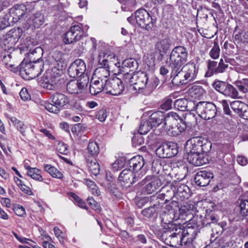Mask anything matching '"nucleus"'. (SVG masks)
Instances as JSON below:
<instances>
[{
	"mask_svg": "<svg viewBox=\"0 0 248 248\" xmlns=\"http://www.w3.org/2000/svg\"><path fill=\"white\" fill-rule=\"evenodd\" d=\"M124 79L126 82L133 86L135 90L144 94L151 92L158 84V80L155 77L142 72L127 73Z\"/></svg>",
	"mask_w": 248,
	"mask_h": 248,
	"instance_id": "1",
	"label": "nucleus"
},
{
	"mask_svg": "<svg viewBox=\"0 0 248 248\" xmlns=\"http://www.w3.org/2000/svg\"><path fill=\"white\" fill-rule=\"evenodd\" d=\"M31 32L29 30L24 32V29L18 27L16 29L14 28L8 31L4 36L3 44L5 49L13 48L19 39L23 35L21 39L20 50L21 53L27 51L31 45Z\"/></svg>",
	"mask_w": 248,
	"mask_h": 248,
	"instance_id": "2",
	"label": "nucleus"
},
{
	"mask_svg": "<svg viewBox=\"0 0 248 248\" xmlns=\"http://www.w3.org/2000/svg\"><path fill=\"white\" fill-rule=\"evenodd\" d=\"M14 23L21 20L24 32L31 27V2L26 1L20 4H15L9 10L8 14Z\"/></svg>",
	"mask_w": 248,
	"mask_h": 248,
	"instance_id": "3",
	"label": "nucleus"
},
{
	"mask_svg": "<svg viewBox=\"0 0 248 248\" xmlns=\"http://www.w3.org/2000/svg\"><path fill=\"white\" fill-rule=\"evenodd\" d=\"M198 72V69L194 63H187L176 72L170 73L171 82L176 86L187 84L196 79Z\"/></svg>",
	"mask_w": 248,
	"mask_h": 248,
	"instance_id": "4",
	"label": "nucleus"
},
{
	"mask_svg": "<svg viewBox=\"0 0 248 248\" xmlns=\"http://www.w3.org/2000/svg\"><path fill=\"white\" fill-rule=\"evenodd\" d=\"M186 124L175 112H170L166 114L164 123V130L171 136H176L185 131Z\"/></svg>",
	"mask_w": 248,
	"mask_h": 248,
	"instance_id": "5",
	"label": "nucleus"
},
{
	"mask_svg": "<svg viewBox=\"0 0 248 248\" xmlns=\"http://www.w3.org/2000/svg\"><path fill=\"white\" fill-rule=\"evenodd\" d=\"M188 51L183 46L175 47L171 51L169 61L167 62L171 69V73L176 72L187 62Z\"/></svg>",
	"mask_w": 248,
	"mask_h": 248,
	"instance_id": "6",
	"label": "nucleus"
},
{
	"mask_svg": "<svg viewBox=\"0 0 248 248\" xmlns=\"http://www.w3.org/2000/svg\"><path fill=\"white\" fill-rule=\"evenodd\" d=\"M50 99L52 103H45L44 106L47 110L54 113H58L60 109L69 103L70 101L66 95L60 93L53 94L50 97Z\"/></svg>",
	"mask_w": 248,
	"mask_h": 248,
	"instance_id": "7",
	"label": "nucleus"
},
{
	"mask_svg": "<svg viewBox=\"0 0 248 248\" xmlns=\"http://www.w3.org/2000/svg\"><path fill=\"white\" fill-rule=\"evenodd\" d=\"M211 148V143L202 137H195L186 142V151H192L201 153H207Z\"/></svg>",
	"mask_w": 248,
	"mask_h": 248,
	"instance_id": "8",
	"label": "nucleus"
},
{
	"mask_svg": "<svg viewBox=\"0 0 248 248\" xmlns=\"http://www.w3.org/2000/svg\"><path fill=\"white\" fill-rule=\"evenodd\" d=\"M194 108L198 115L204 120L214 118L217 113L216 106L210 102H200L195 106Z\"/></svg>",
	"mask_w": 248,
	"mask_h": 248,
	"instance_id": "9",
	"label": "nucleus"
},
{
	"mask_svg": "<svg viewBox=\"0 0 248 248\" xmlns=\"http://www.w3.org/2000/svg\"><path fill=\"white\" fill-rule=\"evenodd\" d=\"M62 73V69L56 67H53L50 72L46 73L43 78L41 85L47 90H54L58 87L59 77Z\"/></svg>",
	"mask_w": 248,
	"mask_h": 248,
	"instance_id": "10",
	"label": "nucleus"
},
{
	"mask_svg": "<svg viewBox=\"0 0 248 248\" xmlns=\"http://www.w3.org/2000/svg\"><path fill=\"white\" fill-rule=\"evenodd\" d=\"M144 175L145 172L143 171H140V173H134L129 169H124L119 175L118 180L122 186H129Z\"/></svg>",
	"mask_w": 248,
	"mask_h": 248,
	"instance_id": "11",
	"label": "nucleus"
},
{
	"mask_svg": "<svg viewBox=\"0 0 248 248\" xmlns=\"http://www.w3.org/2000/svg\"><path fill=\"white\" fill-rule=\"evenodd\" d=\"M161 180L157 178L147 176L139 183V186L142 187V191L144 194L154 193L162 185Z\"/></svg>",
	"mask_w": 248,
	"mask_h": 248,
	"instance_id": "12",
	"label": "nucleus"
},
{
	"mask_svg": "<svg viewBox=\"0 0 248 248\" xmlns=\"http://www.w3.org/2000/svg\"><path fill=\"white\" fill-rule=\"evenodd\" d=\"M134 18L141 28L149 30L153 27L154 21L149 13L144 9H140L135 13Z\"/></svg>",
	"mask_w": 248,
	"mask_h": 248,
	"instance_id": "13",
	"label": "nucleus"
},
{
	"mask_svg": "<svg viewBox=\"0 0 248 248\" xmlns=\"http://www.w3.org/2000/svg\"><path fill=\"white\" fill-rule=\"evenodd\" d=\"M89 81L87 75L83 76L78 79L71 80L67 83V90L70 93H81L86 89Z\"/></svg>",
	"mask_w": 248,
	"mask_h": 248,
	"instance_id": "14",
	"label": "nucleus"
},
{
	"mask_svg": "<svg viewBox=\"0 0 248 248\" xmlns=\"http://www.w3.org/2000/svg\"><path fill=\"white\" fill-rule=\"evenodd\" d=\"M124 89L122 80L114 76L109 78L105 84V92L113 95H119L122 93Z\"/></svg>",
	"mask_w": 248,
	"mask_h": 248,
	"instance_id": "15",
	"label": "nucleus"
},
{
	"mask_svg": "<svg viewBox=\"0 0 248 248\" xmlns=\"http://www.w3.org/2000/svg\"><path fill=\"white\" fill-rule=\"evenodd\" d=\"M213 88L220 93L235 98L238 96L237 90L232 85L220 80H216L212 84Z\"/></svg>",
	"mask_w": 248,
	"mask_h": 248,
	"instance_id": "16",
	"label": "nucleus"
},
{
	"mask_svg": "<svg viewBox=\"0 0 248 248\" xmlns=\"http://www.w3.org/2000/svg\"><path fill=\"white\" fill-rule=\"evenodd\" d=\"M178 153L177 144L174 142L164 143L156 150V155L160 158H170Z\"/></svg>",
	"mask_w": 248,
	"mask_h": 248,
	"instance_id": "17",
	"label": "nucleus"
},
{
	"mask_svg": "<svg viewBox=\"0 0 248 248\" xmlns=\"http://www.w3.org/2000/svg\"><path fill=\"white\" fill-rule=\"evenodd\" d=\"M24 53H25V57L19 64V73L24 79L30 80L31 79V59L30 57V54L31 53V48H29V50L25 51Z\"/></svg>",
	"mask_w": 248,
	"mask_h": 248,
	"instance_id": "18",
	"label": "nucleus"
},
{
	"mask_svg": "<svg viewBox=\"0 0 248 248\" xmlns=\"http://www.w3.org/2000/svg\"><path fill=\"white\" fill-rule=\"evenodd\" d=\"M86 69L84 62L81 59H77L73 62L69 67L68 74L69 76L73 78L79 76L86 75L84 74Z\"/></svg>",
	"mask_w": 248,
	"mask_h": 248,
	"instance_id": "19",
	"label": "nucleus"
},
{
	"mask_svg": "<svg viewBox=\"0 0 248 248\" xmlns=\"http://www.w3.org/2000/svg\"><path fill=\"white\" fill-rule=\"evenodd\" d=\"M82 25H73L64 34L63 41L65 44H69L79 40L82 36Z\"/></svg>",
	"mask_w": 248,
	"mask_h": 248,
	"instance_id": "20",
	"label": "nucleus"
},
{
	"mask_svg": "<svg viewBox=\"0 0 248 248\" xmlns=\"http://www.w3.org/2000/svg\"><path fill=\"white\" fill-rule=\"evenodd\" d=\"M115 55L106 48H102L100 49L98 55V61L100 66L107 67L109 69L110 64H113V61H115Z\"/></svg>",
	"mask_w": 248,
	"mask_h": 248,
	"instance_id": "21",
	"label": "nucleus"
},
{
	"mask_svg": "<svg viewBox=\"0 0 248 248\" xmlns=\"http://www.w3.org/2000/svg\"><path fill=\"white\" fill-rule=\"evenodd\" d=\"M187 152V154L185 155L184 158L186 159L190 164L196 166H202L206 164L207 159L204 158L203 153L194 152L192 150Z\"/></svg>",
	"mask_w": 248,
	"mask_h": 248,
	"instance_id": "22",
	"label": "nucleus"
},
{
	"mask_svg": "<svg viewBox=\"0 0 248 248\" xmlns=\"http://www.w3.org/2000/svg\"><path fill=\"white\" fill-rule=\"evenodd\" d=\"M214 177L213 174L210 171L202 170L198 172L195 176V183L200 186H207Z\"/></svg>",
	"mask_w": 248,
	"mask_h": 248,
	"instance_id": "23",
	"label": "nucleus"
},
{
	"mask_svg": "<svg viewBox=\"0 0 248 248\" xmlns=\"http://www.w3.org/2000/svg\"><path fill=\"white\" fill-rule=\"evenodd\" d=\"M231 108L244 119H248V106L240 101H234L231 103Z\"/></svg>",
	"mask_w": 248,
	"mask_h": 248,
	"instance_id": "24",
	"label": "nucleus"
},
{
	"mask_svg": "<svg viewBox=\"0 0 248 248\" xmlns=\"http://www.w3.org/2000/svg\"><path fill=\"white\" fill-rule=\"evenodd\" d=\"M194 231L192 229H181L180 242L182 243L181 246L185 248H190L192 245L193 240Z\"/></svg>",
	"mask_w": 248,
	"mask_h": 248,
	"instance_id": "25",
	"label": "nucleus"
},
{
	"mask_svg": "<svg viewBox=\"0 0 248 248\" xmlns=\"http://www.w3.org/2000/svg\"><path fill=\"white\" fill-rule=\"evenodd\" d=\"M38 53L39 54V58L37 60L32 61V63L35 65H32V69L35 72L34 77H38L43 71V62L41 58L43 55V49L40 47H37L32 51V55L34 53Z\"/></svg>",
	"mask_w": 248,
	"mask_h": 248,
	"instance_id": "26",
	"label": "nucleus"
},
{
	"mask_svg": "<svg viewBox=\"0 0 248 248\" xmlns=\"http://www.w3.org/2000/svg\"><path fill=\"white\" fill-rule=\"evenodd\" d=\"M128 164L130 168H132V171L135 173H140V171H145L142 170L144 162L142 156L136 155L131 158L128 161Z\"/></svg>",
	"mask_w": 248,
	"mask_h": 248,
	"instance_id": "27",
	"label": "nucleus"
},
{
	"mask_svg": "<svg viewBox=\"0 0 248 248\" xmlns=\"http://www.w3.org/2000/svg\"><path fill=\"white\" fill-rule=\"evenodd\" d=\"M110 71V70L108 68L101 66L96 69L93 78L106 83L109 79L108 78L109 76Z\"/></svg>",
	"mask_w": 248,
	"mask_h": 248,
	"instance_id": "28",
	"label": "nucleus"
},
{
	"mask_svg": "<svg viewBox=\"0 0 248 248\" xmlns=\"http://www.w3.org/2000/svg\"><path fill=\"white\" fill-rule=\"evenodd\" d=\"M166 118V115H164L162 111H158L153 113L148 120L154 127H156L159 126L163 122L164 126Z\"/></svg>",
	"mask_w": 248,
	"mask_h": 248,
	"instance_id": "29",
	"label": "nucleus"
},
{
	"mask_svg": "<svg viewBox=\"0 0 248 248\" xmlns=\"http://www.w3.org/2000/svg\"><path fill=\"white\" fill-rule=\"evenodd\" d=\"M104 82L94 78L93 77L90 85V92L92 95H96L102 91H105Z\"/></svg>",
	"mask_w": 248,
	"mask_h": 248,
	"instance_id": "30",
	"label": "nucleus"
},
{
	"mask_svg": "<svg viewBox=\"0 0 248 248\" xmlns=\"http://www.w3.org/2000/svg\"><path fill=\"white\" fill-rule=\"evenodd\" d=\"M234 39L235 44L240 46L245 45L248 43V32L238 29L237 28L234 30Z\"/></svg>",
	"mask_w": 248,
	"mask_h": 248,
	"instance_id": "31",
	"label": "nucleus"
},
{
	"mask_svg": "<svg viewBox=\"0 0 248 248\" xmlns=\"http://www.w3.org/2000/svg\"><path fill=\"white\" fill-rule=\"evenodd\" d=\"M85 158L87 165L91 172L96 176L100 171V166L95 158H90L89 155H86Z\"/></svg>",
	"mask_w": 248,
	"mask_h": 248,
	"instance_id": "32",
	"label": "nucleus"
},
{
	"mask_svg": "<svg viewBox=\"0 0 248 248\" xmlns=\"http://www.w3.org/2000/svg\"><path fill=\"white\" fill-rule=\"evenodd\" d=\"M192 105H194V103L185 98L177 99L174 103L175 108L182 111L191 110L189 106Z\"/></svg>",
	"mask_w": 248,
	"mask_h": 248,
	"instance_id": "33",
	"label": "nucleus"
},
{
	"mask_svg": "<svg viewBox=\"0 0 248 248\" xmlns=\"http://www.w3.org/2000/svg\"><path fill=\"white\" fill-rule=\"evenodd\" d=\"M170 41L168 38L159 39L155 44V47L160 53H166L170 46Z\"/></svg>",
	"mask_w": 248,
	"mask_h": 248,
	"instance_id": "34",
	"label": "nucleus"
},
{
	"mask_svg": "<svg viewBox=\"0 0 248 248\" xmlns=\"http://www.w3.org/2000/svg\"><path fill=\"white\" fill-rule=\"evenodd\" d=\"M188 191V187L183 184L177 187L176 190L174 192V194L176 198L182 201L189 197Z\"/></svg>",
	"mask_w": 248,
	"mask_h": 248,
	"instance_id": "35",
	"label": "nucleus"
},
{
	"mask_svg": "<svg viewBox=\"0 0 248 248\" xmlns=\"http://www.w3.org/2000/svg\"><path fill=\"white\" fill-rule=\"evenodd\" d=\"M181 229L179 228L175 229V232L171 234L170 243L171 246L174 247L179 248L182 245L180 242Z\"/></svg>",
	"mask_w": 248,
	"mask_h": 248,
	"instance_id": "36",
	"label": "nucleus"
},
{
	"mask_svg": "<svg viewBox=\"0 0 248 248\" xmlns=\"http://www.w3.org/2000/svg\"><path fill=\"white\" fill-rule=\"evenodd\" d=\"M194 205L192 202H187L181 205L179 209L180 214L182 216H187L188 215H192V212L193 211Z\"/></svg>",
	"mask_w": 248,
	"mask_h": 248,
	"instance_id": "37",
	"label": "nucleus"
},
{
	"mask_svg": "<svg viewBox=\"0 0 248 248\" xmlns=\"http://www.w3.org/2000/svg\"><path fill=\"white\" fill-rule=\"evenodd\" d=\"M88 153L90 158H95L99 153V148L97 143L95 141H91L89 143L87 147Z\"/></svg>",
	"mask_w": 248,
	"mask_h": 248,
	"instance_id": "38",
	"label": "nucleus"
},
{
	"mask_svg": "<svg viewBox=\"0 0 248 248\" xmlns=\"http://www.w3.org/2000/svg\"><path fill=\"white\" fill-rule=\"evenodd\" d=\"M45 171L48 172L52 177L58 179H61L63 175L57 168L50 164H46L44 166Z\"/></svg>",
	"mask_w": 248,
	"mask_h": 248,
	"instance_id": "39",
	"label": "nucleus"
},
{
	"mask_svg": "<svg viewBox=\"0 0 248 248\" xmlns=\"http://www.w3.org/2000/svg\"><path fill=\"white\" fill-rule=\"evenodd\" d=\"M44 21V16L40 12L34 14L32 19V22L35 28H39L43 24Z\"/></svg>",
	"mask_w": 248,
	"mask_h": 248,
	"instance_id": "40",
	"label": "nucleus"
},
{
	"mask_svg": "<svg viewBox=\"0 0 248 248\" xmlns=\"http://www.w3.org/2000/svg\"><path fill=\"white\" fill-rule=\"evenodd\" d=\"M154 126L149 122V120L147 121H142L140 124L139 128V133L140 135L146 134Z\"/></svg>",
	"mask_w": 248,
	"mask_h": 248,
	"instance_id": "41",
	"label": "nucleus"
},
{
	"mask_svg": "<svg viewBox=\"0 0 248 248\" xmlns=\"http://www.w3.org/2000/svg\"><path fill=\"white\" fill-rule=\"evenodd\" d=\"M15 23L11 19V17L7 14L5 15L2 18H0V30H3L6 27L12 26Z\"/></svg>",
	"mask_w": 248,
	"mask_h": 248,
	"instance_id": "42",
	"label": "nucleus"
},
{
	"mask_svg": "<svg viewBox=\"0 0 248 248\" xmlns=\"http://www.w3.org/2000/svg\"><path fill=\"white\" fill-rule=\"evenodd\" d=\"M123 3L122 9L124 11L132 10L136 4V0H118Z\"/></svg>",
	"mask_w": 248,
	"mask_h": 248,
	"instance_id": "43",
	"label": "nucleus"
},
{
	"mask_svg": "<svg viewBox=\"0 0 248 248\" xmlns=\"http://www.w3.org/2000/svg\"><path fill=\"white\" fill-rule=\"evenodd\" d=\"M85 183L87 186L90 189L92 193L95 196L100 195V192L98 189L97 186L95 183L89 179H85Z\"/></svg>",
	"mask_w": 248,
	"mask_h": 248,
	"instance_id": "44",
	"label": "nucleus"
},
{
	"mask_svg": "<svg viewBox=\"0 0 248 248\" xmlns=\"http://www.w3.org/2000/svg\"><path fill=\"white\" fill-rule=\"evenodd\" d=\"M122 65L124 67L132 68L131 71H134L137 68L138 63L135 59L129 58L124 60L122 62Z\"/></svg>",
	"mask_w": 248,
	"mask_h": 248,
	"instance_id": "45",
	"label": "nucleus"
},
{
	"mask_svg": "<svg viewBox=\"0 0 248 248\" xmlns=\"http://www.w3.org/2000/svg\"><path fill=\"white\" fill-rule=\"evenodd\" d=\"M237 87L243 93L248 92V78H244L237 82Z\"/></svg>",
	"mask_w": 248,
	"mask_h": 248,
	"instance_id": "46",
	"label": "nucleus"
},
{
	"mask_svg": "<svg viewBox=\"0 0 248 248\" xmlns=\"http://www.w3.org/2000/svg\"><path fill=\"white\" fill-rule=\"evenodd\" d=\"M217 68V62L214 61H209L208 62V70L206 73L208 76L210 77L214 73L216 74V69Z\"/></svg>",
	"mask_w": 248,
	"mask_h": 248,
	"instance_id": "47",
	"label": "nucleus"
},
{
	"mask_svg": "<svg viewBox=\"0 0 248 248\" xmlns=\"http://www.w3.org/2000/svg\"><path fill=\"white\" fill-rule=\"evenodd\" d=\"M220 54L219 46L217 43H215L213 47L209 52L210 56L213 59H217Z\"/></svg>",
	"mask_w": 248,
	"mask_h": 248,
	"instance_id": "48",
	"label": "nucleus"
},
{
	"mask_svg": "<svg viewBox=\"0 0 248 248\" xmlns=\"http://www.w3.org/2000/svg\"><path fill=\"white\" fill-rule=\"evenodd\" d=\"M140 133L139 134L135 135L132 139V145L135 147H137L140 145H142L144 143V140L143 137Z\"/></svg>",
	"mask_w": 248,
	"mask_h": 248,
	"instance_id": "49",
	"label": "nucleus"
},
{
	"mask_svg": "<svg viewBox=\"0 0 248 248\" xmlns=\"http://www.w3.org/2000/svg\"><path fill=\"white\" fill-rule=\"evenodd\" d=\"M70 197L72 198L73 200L77 203V205L81 208H85L86 203L76 194L70 192L69 193Z\"/></svg>",
	"mask_w": 248,
	"mask_h": 248,
	"instance_id": "50",
	"label": "nucleus"
},
{
	"mask_svg": "<svg viewBox=\"0 0 248 248\" xmlns=\"http://www.w3.org/2000/svg\"><path fill=\"white\" fill-rule=\"evenodd\" d=\"M53 231L55 236L59 240L61 244H64V233L58 227H55L53 228Z\"/></svg>",
	"mask_w": 248,
	"mask_h": 248,
	"instance_id": "51",
	"label": "nucleus"
},
{
	"mask_svg": "<svg viewBox=\"0 0 248 248\" xmlns=\"http://www.w3.org/2000/svg\"><path fill=\"white\" fill-rule=\"evenodd\" d=\"M191 92L196 95L195 97H199L203 94L204 91L202 87L194 85L191 88Z\"/></svg>",
	"mask_w": 248,
	"mask_h": 248,
	"instance_id": "52",
	"label": "nucleus"
},
{
	"mask_svg": "<svg viewBox=\"0 0 248 248\" xmlns=\"http://www.w3.org/2000/svg\"><path fill=\"white\" fill-rule=\"evenodd\" d=\"M228 67V64L225 63L222 59H220L216 69V74L224 72Z\"/></svg>",
	"mask_w": 248,
	"mask_h": 248,
	"instance_id": "53",
	"label": "nucleus"
},
{
	"mask_svg": "<svg viewBox=\"0 0 248 248\" xmlns=\"http://www.w3.org/2000/svg\"><path fill=\"white\" fill-rule=\"evenodd\" d=\"M21 99L25 101L30 100L31 98V95L28 92V90L26 88H23L19 93Z\"/></svg>",
	"mask_w": 248,
	"mask_h": 248,
	"instance_id": "54",
	"label": "nucleus"
},
{
	"mask_svg": "<svg viewBox=\"0 0 248 248\" xmlns=\"http://www.w3.org/2000/svg\"><path fill=\"white\" fill-rule=\"evenodd\" d=\"M38 230L40 232V236L39 237L44 241L43 242L48 243L52 241L51 237L42 228H39Z\"/></svg>",
	"mask_w": 248,
	"mask_h": 248,
	"instance_id": "55",
	"label": "nucleus"
},
{
	"mask_svg": "<svg viewBox=\"0 0 248 248\" xmlns=\"http://www.w3.org/2000/svg\"><path fill=\"white\" fill-rule=\"evenodd\" d=\"M32 179L39 181H42V176L39 170L36 168H32Z\"/></svg>",
	"mask_w": 248,
	"mask_h": 248,
	"instance_id": "56",
	"label": "nucleus"
},
{
	"mask_svg": "<svg viewBox=\"0 0 248 248\" xmlns=\"http://www.w3.org/2000/svg\"><path fill=\"white\" fill-rule=\"evenodd\" d=\"M56 148L61 154L66 155L68 152L67 145L63 142L59 143Z\"/></svg>",
	"mask_w": 248,
	"mask_h": 248,
	"instance_id": "57",
	"label": "nucleus"
},
{
	"mask_svg": "<svg viewBox=\"0 0 248 248\" xmlns=\"http://www.w3.org/2000/svg\"><path fill=\"white\" fill-rule=\"evenodd\" d=\"M115 61H113L112 62L113 64H110L111 65L109 66V69L111 70L112 71H113L114 70H115V68L117 69L118 72L120 70V67L121 66V63L118 60V58L116 57V56H115Z\"/></svg>",
	"mask_w": 248,
	"mask_h": 248,
	"instance_id": "58",
	"label": "nucleus"
},
{
	"mask_svg": "<svg viewBox=\"0 0 248 248\" xmlns=\"http://www.w3.org/2000/svg\"><path fill=\"white\" fill-rule=\"evenodd\" d=\"M107 116V111L105 109H101L98 111L96 117L100 122H104Z\"/></svg>",
	"mask_w": 248,
	"mask_h": 248,
	"instance_id": "59",
	"label": "nucleus"
},
{
	"mask_svg": "<svg viewBox=\"0 0 248 248\" xmlns=\"http://www.w3.org/2000/svg\"><path fill=\"white\" fill-rule=\"evenodd\" d=\"M14 211L18 216H22L25 213V209L21 205H17L15 206Z\"/></svg>",
	"mask_w": 248,
	"mask_h": 248,
	"instance_id": "60",
	"label": "nucleus"
},
{
	"mask_svg": "<svg viewBox=\"0 0 248 248\" xmlns=\"http://www.w3.org/2000/svg\"><path fill=\"white\" fill-rule=\"evenodd\" d=\"M172 101L170 99L166 100L160 106L162 109L164 110H168L171 108L172 106Z\"/></svg>",
	"mask_w": 248,
	"mask_h": 248,
	"instance_id": "61",
	"label": "nucleus"
},
{
	"mask_svg": "<svg viewBox=\"0 0 248 248\" xmlns=\"http://www.w3.org/2000/svg\"><path fill=\"white\" fill-rule=\"evenodd\" d=\"M226 223H224L223 222H221L218 224H216L214 228L213 229V231L214 232V231L216 230V233L217 235L221 234L223 232V227L226 225Z\"/></svg>",
	"mask_w": 248,
	"mask_h": 248,
	"instance_id": "62",
	"label": "nucleus"
},
{
	"mask_svg": "<svg viewBox=\"0 0 248 248\" xmlns=\"http://www.w3.org/2000/svg\"><path fill=\"white\" fill-rule=\"evenodd\" d=\"M220 103L222 105L225 113L229 115L231 113V110L229 108V104L227 101L226 100H222Z\"/></svg>",
	"mask_w": 248,
	"mask_h": 248,
	"instance_id": "63",
	"label": "nucleus"
},
{
	"mask_svg": "<svg viewBox=\"0 0 248 248\" xmlns=\"http://www.w3.org/2000/svg\"><path fill=\"white\" fill-rule=\"evenodd\" d=\"M237 163L241 166H245L248 163V159L244 156L239 155L237 157Z\"/></svg>",
	"mask_w": 248,
	"mask_h": 248,
	"instance_id": "64",
	"label": "nucleus"
}]
</instances>
